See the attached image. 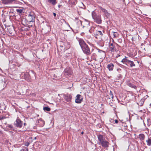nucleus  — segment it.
Returning a JSON list of instances; mask_svg holds the SVG:
<instances>
[{
  "label": "nucleus",
  "mask_w": 151,
  "mask_h": 151,
  "mask_svg": "<svg viewBox=\"0 0 151 151\" xmlns=\"http://www.w3.org/2000/svg\"><path fill=\"white\" fill-rule=\"evenodd\" d=\"M78 41L83 52L87 55H90L91 52L88 45L82 39H79Z\"/></svg>",
  "instance_id": "nucleus-1"
},
{
  "label": "nucleus",
  "mask_w": 151,
  "mask_h": 151,
  "mask_svg": "<svg viewBox=\"0 0 151 151\" xmlns=\"http://www.w3.org/2000/svg\"><path fill=\"white\" fill-rule=\"evenodd\" d=\"M92 16L95 22L99 24L101 23L102 20L100 15L97 14L95 12L93 11L92 13Z\"/></svg>",
  "instance_id": "nucleus-2"
},
{
  "label": "nucleus",
  "mask_w": 151,
  "mask_h": 151,
  "mask_svg": "<svg viewBox=\"0 0 151 151\" xmlns=\"http://www.w3.org/2000/svg\"><path fill=\"white\" fill-rule=\"evenodd\" d=\"M128 58L125 57V58L122 60L121 62L125 64L127 66L132 67V61L131 60L128 59Z\"/></svg>",
  "instance_id": "nucleus-3"
},
{
  "label": "nucleus",
  "mask_w": 151,
  "mask_h": 151,
  "mask_svg": "<svg viewBox=\"0 0 151 151\" xmlns=\"http://www.w3.org/2000/svg\"><path fill=\"white\" fill-rule=\"evenodd\" d=\"M14 125L15 126L18 127L22 128L23 125V122L18 117L14 122Z\"/></svg>",
  "instance_id": "nucleus-4"
},
{
  "label": "nucleus",
  "mask_w": 151,
  "mask_h": 151,
  "mask_svg": "<svg viewBox=\"0 0 151 151\" xmlns=\"http://www.w3.org/2000/svg\"><path fill=\"white\" fill-rule=\"evenodd\" d=\"M99 8L104 13V17L106 18H108L110 17V14L107 11L106 9L102 7H100Z\"/></svg>",
  "instance_id": "nucleus-5"
},
{
  "label": "nucleus",
  "mask_w": 151,
  "mask_h": 151,
  "mask_svg": "<svg viewBox=\"0 0 151 151\" xmlns=\"http://www.w3.org/2000/svg\"><path fill=\"white\" fill-rule=\"evenodd\" d=\"M35 19V17L33 13H30L28 15L27 18V20L28 22H33L34 21Z\"/></svg>",
  "instance_id": "nucleus-6"
},
{
  "label": "nucleus",
  "mask_w": 151,
  "mask_h": 151,
  "mask_svg": "<svg viewBox=\"0 0 151 151\" xmlns=\"http://www.w3.org/2000/svg\"><path fill=\"white\" fill-rule=\"evenodd\" d=\"M83 100V98L82 96L80 94H78L76 96V99L75 100L76 103L79 104Z\"/></svg>",
  "instance_id": "nucleus-7"
},
{
  "label": "nucleus",
  "mask_w": 151,
  "mask_h": 151,
  "mask_svg": "<svg viewBox=\"0 0 151 151\" xmlns=\"http://www.w3.org/2000/svg\"><path fill=\"white\" fill-rule=\"evenodd\" d=\"M64 98L65 100L68 102H70L71 101L72 97L71 95L67 94L64 96Z\"/></svg>",
  "instance_id": "nucleus-8"
},
{
  "label": "nucleus",
  "mask_w": 151,
  "mask_h": 151,
  "mask_svg": "<svg viewBox=\"0 0 151 151\" xmlns=\"http://www.w3.org/2000/svg\"><path fill=\"white\" fill-rule=\"evenodd\" d=\"M139 90V88L136 86L133 85V96L134 95L138 94V91Z\"/></svg>",
  "instance_id": "nucleus-9"
},
{
  "label": "nucleus",
  "mask_w": 151,
  "mask_h": 151,
  "mask_svg": "<svg viewBox=\"0 0 151 151\" xmlns=\"http://www.w3.org/2000/svg\"><path fill=\"white\" fill-rule=\"evenodd\" d=\"M99 145H101L104 148L107 147H109V143L105 139L104 140L100 143Z\"/></svg>",
  "instance_id": "nucleus-10"
},
{
  "label": "nucleus",
  "mask_w": 151,
  "mask_h": 151,
  "mask_svg": "<svg viewBox=\"0 0 151 151\" xmlns=\"http://www.w3.org/2000/svg\"><path fill=\"white\" fill-rule=\"evenodd\" d=\"M15 0H2V3L4 4H12L14 2Z\"/></svg>",
  "instance_id": "nucleus-11"
},
{
  "label": "nucleus",
  "mask_w": 151,
  "mask_h": 151,
  "mask_svg": "<svg viewBox=\"0 0 151 151\" xmlns=\"http://www.w3.org/2000/svg\"><path fill=\"white\" fill-rule=\"evenodd\" d=\"M148 97V96L147 95H146V96H145L138 103L137 102V103L138 105L140 106H141L143 105V104L144 102L146 99H147V97Z\"/></svg>",
  "instance_id": "nucleus-12"
},
{
  "label": "nucleus",
  "mask_w": 151,
  "mask_h": 151,
  "mask_svg": "<svg viewBox=\"0 0 151 151\" xmlns=\"http://www.w3.org/2000/svg\"><path fill=\"white\" fill-rule=\"evenodd\" d=\"M64 72L68 76H69L70 75H71L72 74V72L70 70V69L69 68H66L64 71Z\"/></svg>",
  "instance_id": "nucleus-13"
},
{
  "label": "nucleus",
  "mask_w": 151,
  "mask_h": 151,
  "mask_svg": "<svg viewBox=\"0 0 151 151\" xmlns=\"http://www.w3.org/2000/svg\"><path fill=\"white\" fill-rule=\"evenodd\" d=\"M109 47L110 49V50L111 52H114L116 50V47H115L114 44L113 43L109 44Z\"/></svg>",
  "instance_id": "nucleus-14"
},
{
  "label": "nucleus",
  "mask_w": 151,
  "mask_h": 151,
  "mask_svg": "<svg viewBox=\"0 0 151 151\" xmlns=\"http://www.w3.org/2000/svg\"><path fill=\"white\" fill-rule=\"evenodd\" d=\"M62 44L64 45V48H65V50H67L70 47V45L69 42H62Z\"/></svg>",
  "instance_id": "nucleus-15"
},
{
  "label": "nucleus",
  "mask_w": 151,
  "mask_h": 151,
  "mask_svg": "<svg viewBox=\"0 0 151 151\" xmlns=\"http://www.w3.org/2000/svg\"><path fill=\"white\" fill-rule=\"evenodd\" d=\"M98 138L99 141V144L105 140L103 135L101 134H99L98 136Z\"/></svg>",
  "instance_id": "nucleus-16"
},
{
  "label": "nucleus",
  "mask_w": 151,
  "mask_h": 151,
  "mask_svg": "<svg viewBox=\"0 0 151 151\" xmlns=\"http://www.w3.org/2000/svg\"><path fill=\"white\" fill-rule=\"evenodd\" d=\"M6 128L7 129L9 130L14 131L15 128L13 125L11 124H7L6 126Z\"/></svg>",
  "instance_id": "nucleus-17"
},
{
  "label": "nucleus",
  "mask_w": 151,
  "mask_h": 151,
  "mask_svg": "<svg viewBox=\"0 0 151 151\" xmlns=\"http://www.w3.org/2000/svg\"><path fill=\"white\" fill-rule=\"evenodd\" d=\"M114 65L113 64L110 63L107 66V68L109 69V71H112L113 70V68Z\"/></svg>",
  "instance_id": "nucleus-18"
},
{
  "label": "nucleus",
  "mask_w": 151,
  "mask_h": 151,
  "mask_svg": "<svg viewBox=\"0 0 151 151\" xmlns=\"http://www.w3.org/2000/svg\"><path fill=\"white\" fill-rule=\"evenodd\" d=\"M7 32H9L10 34L12 35L14 31V28L12 27V28H9L7 29Z\"/></svg>",
  "instance_id": "nucleus-19"
},
{
  "label": "nucleus",
  "mask_w": 151,
  "mask_h": 151,
  "mask_svg": "<svg viewBox=\"0 0 151 151\" xmlns=\"http://www.w3.org/2000/svg\"><path fill=\"white\" fill-rule=\"evenodd\" d=\"M47 1L53 5H55L57 3L56 0H47Z\"/></svg>",
  "instance_id": "nucleus-20"
},
{
  "label": "nucleus",
  "mask_w": 151,
  "mask_h": 151,
  "mask_svg": "<svg viewBox=\"0 0 151 151\" xmlns=\"http://www.w3.org/2000/svg\"><path fill=\"white\" fill-rule=\"evenodd\" d=\"M108 96L110 99L111 98L113 100L114 98V96L112 92L111 91H110V93Z\"/></svg>",
  "instance_id": "nucleus-21"
},
{
  "label": "nucleus",
  "mask_w": 151,
  "mask_h": 151,
  "mask_svg": "<svg viewBox=\"0 0 151 151\" xmlns=\"http://www.w3.org/2000/svg\"><path fill=\"white\" fill-rule=\"evenodd\" d=\"M139 138L141 140H144L145 138V135L143 134H140L139 135Z\"/></svg>",
  "instance_id": "nucleus-22"
},
{
  "label": "nucleus",
  "mask_w": 151,
  "mask_h": 151,
  "mask_svg": "<svg viewBox=\"0 0 151 151\" xmlns=\"http://www.w3.org/2000/svg\"><path fill=\"white\" fill-rule=\"evenodd\" d=\"M147 142V145L150 146L151 145V139L148 138V139L146 141Z\"/></svg>",
  "instance_id": "nucleus-23"
},
{
  "label": "nucleus",
  "mask_w": 151,
  "mask_h": 151,
  "mask_svg": "<svg viewBox=\"0 0 151 151\" xmlns=\"http://www.w3.org/2000/svg\"><path fill=\"white\" fill-rule=\"evenodd\" d=\"M127 85L130 87H132V85L130 83V80L128 79L127 81Z\"/></svg>",
  "instance_id": "nucleus-24"
},
{
  "label": "nucleus",
  "mask_w": 151,
  "mask_h": 151,
  "mask_svg": "<svg viewBox=\"0 0 151 151\" xmlns=\"http://www.w3.org/2000/svg\"><path fill=\"white\" fill-rule=\"evenodd\" d=\"M97 57V55L95 53H93L91 55V58L95 60H96Z\"/></svg>",
  "instance_id": "nucleus-25"
},
{
  "label": "nucleus",
  "mask_w": 151,
  "mask_h": 151,
  "mask_svg": "<svg viewBox=\"0 0 151 151\" xmlns=\"http://www.w3.org/2000/svg\"><path fill=\"white\" fill-rule=\"evenodd\" d=\"M60 49H61V51H64L65 50V48H64V45L62 44V43L61 44V45H60Z\"/></svg>",
  "instance_id": "nucleus-26"
},
{
  "label": "nucleus",
  "mask_w": 151,
  "mask_h": 151,
  "mask_svg": "<svg viewBox=\"0 0 151 151\" xmlns=\"http://www.w3.org/2000/svg\"><path fill=\"white\" fill-rule=\"evenodd\" d=\"M96 35H103V34L102 33L101 31H96Z\"/></svg>",
  "instance_id": "nucleus-27"
},
{
  "label": "nucleus",
  "mask_w": 151,
  "mask_h": 151,
  "mask_svg": "<svg viewBox=\"0 0 151 151\" xmlns=\"http://www.w3.org/2000/svg\"><path fill=\"white\" fill-rule=\"evenodd\" d=\"M43 110L45 111H49L50 110V109L48 107H45L43 108Z\"/></svg>",
  "instance_id": "nucleus-28"
},
{
  "label": "nucleus",
  "mask_w": 151,
  "mask_h": 151,
  "mask_svg": "<svg viewBox=\"0 0 151 151\" xmlns=\"http://www.w3.org/2000/svg\"><path fill=\"white\" fill-rule=\"evenodd\" d=\"M113 35L114 37H117L119 36V34L117 32H113Z\"/></svg>",
  "instance_id": "nucleus-29"
},
{
  "label": "nucleus",
  "mask_w": 151,
  "mask_h": 151,
  "mask_svg": "<svg viewBox=\"0 0 151 151\" xmlns=\"http://www.w3.org/2000/svg\"><path fill=\"white\" fill-rule=\"evenodd\" d=\"M134 96V99L135 101H137V100L139 98V94L134 95H133Z\"/></svg>",
  "instance_id": "nucleus-30"
},
{
  "label": "nucleus",
  "mask_w": 151,
  "mask_h": 151,
  "mask_svg": "<svg viewBox=\"0 0 151 151\" xmlns=\"http://www.w3.org/2000/svg\"><path fill=\"white\" fill-rule=\"evenodd\" d=\"M81 25L83 26V27H84L86 26L84 25L85 23L86 22V21H84V22H81Z\"/></svg>",
  "instance_id": "nucleus-31"
},
{
  "label": "nucleus",
  "mask_w": 151,
  "mask_h": 151,
  "mask_svg": "<svg viewBox=\"0 0 151 151\" xmlns=\"http://www.w3.org/2000/svg\"><path fill=\"white\" fill-rule=\"evenodd\" d=\"M16 11L20 13H21L23 11V10L22 9H17Z\"/></svg>",
  "instance_id": "nucleus-32"
},
{
  "label": "nucleus",
  "mask_w": 151,
  "mask_h": 151,
  "mask_svg": "<svg viewBox=\"0 0 151 151\" xmlns=\"http://www.w3.org/2000/svg\"><path fill=\"white\" fill-rule=\"evenodd\" d=\"M6 117L4 116L0 115V120L5 119Z\"/></svg>",
  "instance_id": "nucleus-33"
},
{
  "label": "nucleus",
  "mask_w": 151,
  "mask_h": 151,
  "mask_svg": "<svg viewBox=\"0 0 151 151\" xmlns=\"http://www.w3.org/2000/svg\"><path fill=\"white\" fill-rule=\"evenodd\" d=\"M29 145V143L28 142H26L25 144V146H26L27 147Z\"/></svg>",
  "instance_id": "nucleus-34"
},
{
  "label": "nucleus",
  "mask_w": 151,
  "mask_h": 151,
  "mask_svg": "<svg viewBox=\"0 0 151 151\" xmlns=\"http://www.w3.org/2000/svg\"><path fill=\"white\" fill-rule=\"evenodd\" d=\"M21 151H28V150L27 149H25L22 150Z\"/></svg>",
  "instance_id": "nucleus-35"
},
{
  "label": "nucleus",
  "mask_w": 151,
  "mask_h": 151,
  "mask_svg": "<svg viewBox=\"0 0 151 151\" xmlns=\"http://www.w3.org/2000/svg\"><path fill=\"white\" fill-rule=\"evenodd\" d=\"M32 139H33V140H36L37 139V137H32Z\"/></svg>",
  "instance_id": "nucleus-36"
},
{
  "label": "nucleus",
  "mask_w": 151,
  "mask_h": 151,
  "mask_svg": "<svg viewBox=\"0 0 151 151\" xmlns=\"http://www.w3.org/2000/svg\"><path fill=\"white\" fill-rule=\"evenodd\" d=\"M98 52H104L103 51H102V50H99Z\"/></svg>",
  "instance_id": "nucleus-37"
},
{
  "label": "nucleus",
  "mask_w": 151,
  "mask_h": 151,
  "mask_svg": "<svg viewBox=\"0 0 151 151\" xmlns=\"http://www.w3.org/2000/svg\"><path fill=\"white\" fill-rule=\"evenodd\" d=\"M115 122L116 123H118V121L117 120H115Z\"/></svg>",
  "instance_id": "nucleus-38"
},
{
  "label": "nucleus",
  "mask_w": 151,
  "mask_h": 151,
  "mask_svg": "<svg viewBox=\"0 0 151 151\" xmlns=\"http://www.w3.org/2000/svg\"><path fill=\"white\" fill-rule=\"evenodd\" d=\"M53 15L55 17L56 16V13H53Z\"/></svg>",
  "instance_id": "nucleus-39"
},
{
  "label": "nucleus",
  "mask_w": 151,
  "mask_h": 151,
  "mask_svg": "<svg viewBox=\"0 0 151 151\" xmlns=\"http://www.w3.org/2000/svg\"><path fill=\"white\" fill-rule=\"evenodd\" d=\"M61 6V5H59L58 6L59 8H60Z\"/></svg>",
  "instance_id": "nucleus-40"
},
{
  "label": "nucleus",
  "mask_w": 151,
  "mask_h": 151,
  "mask_svg": "<svg viewBox=\"0 0 151 151\" xmlns=\"http://www.w3.org/2000/svg\"><path fill=\"white\" fill-rule=\"evenodd\" d=\"M135 34H136V35L137 36V32H135Z\"/></svg>",
  "instance_id": "nucleus-41"
},
{
  "label": "nucleus",
  "mask_w": 151,
  "mask_h": 151,
  "mask_svg": "<svg viewBox=\"0 0 151 151\" xmlns=\"http://www.w3.org/2000/svg\"><path fill=\"white\" fill-rule=\"evenodd\" d=\"M131 120V117L130 118V116H129V121H130Z\"/></svg>",
  "instance_id": "nucleus-42"
},
{
  "label": "nucleus",
  "mask_w": 151,
  "mask_h": 151,
  "mask_svg": "<svg viewBox=\"0 0 151 151\" xmlns=\"http://www.w3.org/2000/svg\"><path fill=\"white\" fill-rule=\"evenodd\" d=\"M132 64H133V66H135V64H134L133 62V63H132Z\"/></svg>",
  "instance_id": "nucleus-43"
},
{
  "label": "nucleus",
  "mask_w": 151,
  "mask_h": 151,
  "mask_svg": "<svg viewBox=\"0 0 151 151\" xmlns=\"http://www.w3.org/2000/svg\"><path fill=\"white\" fill-rule=\"evenodd\" d=\"M84 34V33H83V32H82V33L81 34V35H83V34Z\"/></svg>",
  "instance_id": "nucleus-44"
},
{
  "label": "nucleus",
  "mask_w": 151,
  "mask_h": 151,
  "mask_svg": "<svg viewBox=\"0 0 151 151\" xmlns=\"http://www.w3.org/2000/svg\"><path fill=\"white\" fill-rule=\"evenodd\" d=\"M26 124V123H24V126H25Z\"/></svg>",
  "instance_id": "nucleus-45"
},
{
  "label": "nucleus",
  "mask_w": 151,
  "mask_h": 151,
  "mask_svg": "<svg viewBox=\"0 0 151 151\" xmlns=\"http://www.w3.org/2000/svg\"><path fill=\"white\" fill-rule=\"evenodd\" d=\"M81 134H83V132H81Z\"/></svg>",
  "instance_id": "nucleus-46"
},
{
  "label": "nucleus",
  "mask_w": 151,
  "mask_h": 151,
  "mask_svg": "<svg viewBox=\"0 0 151 151\" xmlns=\"http://www.w3.org/2000/svg\"><path fill=\"white\" fill-rule=\"evenodd\" d=\"M2 134V132L1 131H0V134Z\"/></svg>",
  "instance_id": "nucleus-47"
},
{
  "label": "nucleus",
  "mask_w": 151,
  "mask_h": 151,
  "mask_svg": "<svg viewBox=\"0 0 151 151\" xmlns=\"http://www.w3.org/2000/svg\"><path fill=\"white\" fill-rule=\"evenodd\" d=\"M87 22L88 24H89V22Z\"/></svg>",
  "instance_id": "nucleus-48"
},
{
  "label": "nucleus",
  "mask_w": 151,
  "mask_h": 151,
  "mask_svg": "<svg viewBox=\"0 0 151 151\" xmlns=\"http://www.w3.org/2000/svg\"><path fill=\"white\" fill-rule=\"evenodd\" d=\"M150 106L151 107V103L150 104Z\"/></svg>",
  "instance_id": "nucleus-49"
},
{
  "label": "nucleus",
  "mask_w": 151,
  "mask_h": 151,
  "mask_svg": "<svg viewBox=\"0 0 151 151\" xmlns=\"http://www.w3.org/2000/svg\"><path fill=\"white\" fill-rule=\"evenodd\" d=\"M137 62V63H139L138 61Z\"/></svg>",
  "instance_id": "nucleus-50"
},
{
  "label": "nucleus",
  "mask_w": 151,
  "mask_h": 151,
  "mask_svg": "<svg viewBox=\"0 0 151 151\" xmlns=\"http://www.w3.org/2000/svg\"><path fill=\"white\" fill-rule=\"evenodd\" d=\"M134 135H135V134H134Z\"/></svg>",
  "instance_id": "nucleus-51"
},
{
  "label": "nucleus",
  "mask_w": 151,
  "mask_h": 151,
  "mask_svg": "<svg viewBox=\"0 0 151 151\" xmlns=\"http://www.w3.org/2000/svg\"><path fill=\"white\" fill-rule=\"evenodd\" d=\"M5 83V82H4L3 83Z\"/></svg>",
  "instance_id": "nucleus-52"
},
{
  "label": "nucleus",
  "mask_w": 151,
  "mask_h": 151,
  "mask_svg": "<svg viewBox=\"0 0 151 151\" xmlns=\"http://www.w3.org/2000/svg\"><path fill=\"white\" fill-rule=\"evenodd\" d=\"M132 40H133V38L132 39Z\"/></svg>",
  "instance_id": "nucleus-53"
},
{
  "label": "nucleus",
  "mask_w": 151,
  "mask_h": 151,
  "mask_svg": "<svg viewBox=\"0 0 151 151\" xmlns=\"http://www.w3.org/2000/svg\"><path fill=\"white\" fill-rule=\"evenodd\" d=\"M150 151H151V150H150Z\"/></svg>",
  "instance_id": "nucleus-54"
}]
</instances>
